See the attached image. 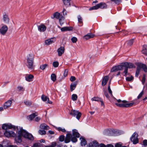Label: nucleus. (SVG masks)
<instances>
[{"mask_svg":"<svg viewBox=\"0 0 147 147\" xmlns=\"http://www.w3.org/2000/svg\"><path fill=\"white\" fill-rule=\"evenodd\" d=\"M134 42V40L133 39H131L127 41V44L129 46H131Z\"/></svg>","mask_w":147,"mask_h":147,"instance_id":"34","label":"nucleus"},{"mask_svg":"<svg viewBox=\"0 0 147 147\" xmlns=\"http://www.w3.org/2000/svg\"><path fill=\"white\" fill-rule=\"evenodd\" d=\"M78 98V96L76 94H73L72 95V99L73 101H76L77 100Z\"/></svg>","mask_w":147,"mask_h":147,"instance_id":"36","label":"nucleus"},{"mask_svg":"<svg viewBox=\"0 0 147 147\" xmlns=\"http://www.w3.org/2000/svg\"><path fill=\"white\" fill-rule=\"evenodd\" d=\"M107 147H113V146L111 144H108L107 145Z\"/></svg>","mask_w":147,"mask_h":147,"instance_id":"64","label":"nucleus"},{"mask_svg":"<svg viewBox=\"0 0 147 147\" xmlns=\"http://www.w3.org/2000/svg\"><path fill=\"white\" fill-rule=\"evenodd\" d=\"M40 128L43 129L47 130L49 129V127L45 124L43 123L41 124L40 126Z\"/></svg>","mask_w":147,"mask_h":147,"instance_id":"26","label":"nucleus"},{"mask_svg":"<svg viewBox=\"0 0 147 147\" xmlns=\"http://www.w3.org/2000/svg\"><path fill=\"white\" fill-rule=\"evenodd\" d=\"M100 147H106V146L103 144L101 143L100 145Z\"/></svg>","mask_w":147,"mask_h":147,"instance_id":"61","label":"nucleus"},{"mask_svg":"<svg viewBox=\"0 0 147 147\" xmlns=\"http://www.w3.org/2000/svg\"><path fill=\"white\" fill-rule=\"evenodd\" d=\"M8 29L7 26L3 25L0 29V33L3 35H4L7 32Z\"/></svg>","mask_w":147,"mask_h":147,"instance_id":"9","label":"nucleus"},{"mask_svg":"<svg viewBox=\"0 0 147 147\" xmlns=\"http://www.w3.org/2000/svg\"><path fill=\"white\" fill-rule=\"evenodd\" d=\"M18 134L19 135L15 138L16 141L18 143H20L21 142L22 136L31 140H34V138L33 136L23 129L22 128H20V130L18 132Z\"/></svg>","mask_w":147,"mask_h":147,"instance_id":"2","label":"nucleus"},{"mask_svg":"<svg viewBox=\"0 0 147 147\" xmlns=\"http://www.w3.org/2000/svg\"><path fill=\"white\" fill-rule=\"evenodd\" d=\"M122 145L119 143L116 144L115 145V147H121Z\"/></svg>","mask_w":147,"mask_h":147,"instance_id":"59","label":"nucleus"},{"mask_svg":"<svg viewBox=\"0 0 147 147\" xmlns=\"http://www.w3.org/2000/svg\"><path fill=\"white\" fill-rule=\"evenodd\" d=\"M51 80L53 82H55L56 79V76L54 74H52L51 76Z\"/></svg>","mask_w":147,"mask_h":147,"instance_id":"33","label":"nucleus"},{"mask_svg":"<svg viewBox=\"0 0 147 147\" xmlns=\"http://www.w3.org/2000/svg\"><path fill=\"white\" fill-rule=\"evenodd\" d=\"M65 136L64 135H61L59 137V140L61 142H63L65 140Z\"/></svg>","mask_w":147,"mask_h":147,"instance_id":"43","label":"nucleus"},{"mask_svg":"<svg viewBox=\"0 0 147 147\" xmlns=\"http://www.w3.org/2000/svg\"><path fill=\"white\" fill-rule=\"evenodd\" d=\"M138 134L134 132L131 137L130 139L131 141L133 142L134 144H136L138 142Z\"/></svg>","mask_w":147,"mask_h":147,"instance_id":"6","label":"nucleus"},{"mask_svg":"<svg viewBox=\"0 0 147 147\" xmlns=\"http://www.w3.org/2000/svg\"><path fill=\"white\" fill-rule=\"evenodd\" d=\"M109 79V76H105L102 82V85L103 86H105L108 80Z\"/></svg>","mask_w":147,"mask_h":147,"instance_id":"16","label":"nucleus"},{"mask_svg":"<svg viewBox=\"0 0 147 147\" xmlns=\"http://www.w3.org/2000/svg\"><path fill=\"white\" fill-rule=\"evenodd\" d=\"M110 83H111V81H110V82H109V84H110ZM108 90L109 91V92L111 96H113V94H112V91L111 90V89L110 87V86L109 84V86H108Z\"/></svg>","mask_w":147,"mask_h":147,"instance_id":"45","label":"nucleus"},{"mask_svg":"<svg viewBox=\"0 0 147 147\" xmlns=\"http://www.w3.org/2000/svg\"><path fill=\"white\" fill-rule=\"evenodd\" d=\"M76 79V78L74 76H71L70 78V80L71 82L74 81Z\"/></svg>","mask_w":147,"mask_h":147,"instance_id":"52","label":"nucleus"},{"mask_svg":"<svg viewBox=\"0 0 147 147\" xmlns=\"http://www.w3.org/2000/svg\"><path fill=\"white\" fill-rule=\"evenodd\" d=\"M40 119V117H37L35 119V121L38 122V121Z\"/></svg>","mask_w":147,"mask_h":147,"instance_id":"57","label":"nucleus"},{"mask_svg":"<svg viewBox=\"0 0 147 147\" xmlns=\"http://www.w3.org/2000/svg\"><path fill=\"white\" fill-rule=\"evenodd\" d=\"M3 20L6 23H8L9 22V19L8 16L6 14H5L3 16Z\"/></svg>","mask_w":147,"mask_h":147,"instance_id":"27","label":"nucleus"},{"mask_svg":"<svg viewBox=\"0 0 147 147\" xmlns=\"http://www.w3.org/2000/svg\"><path fill=\"white\" fill-rule=\"evenodd\" d=\"M93 147H98L99 146V144L98 142L96 141H93Z\"/></svg>","mask_w":147,"mask_h":147,"instance_id":"40","label":"nucleus"},{"mask_svg":"<svg viewBox=\"0 0 147 147\" xmlns=\"http://www.w3.org/2000/svg\"><path fill=\"white\" fill-rule=\"evenodd\" d=\"M56 143L55 142H53L52 145L50 146H46V147H55L56 146Z\"/></svg>","mask_w":147,"mask_h":147,"instance_id":"50","label":"nucleus"},{"mask_svg":"<svg viewBox=\"0 0 147 147\" xmlns=\"http://www.w3.org/2000/svg\"><path fill=\"white\" fill-rule=\"evenodd\" d=\"M51 18L52 19L55 18L57 19H59L60 22L61 19L64 18L60 13L57 12L54 13L53 14V17H51Z\"/></svg>","mask_w":147,"mask_h":147,"instance_id":"10","label":"nucleus"},{"mask_svg":"<svg viewBox=\"0 0 147 147\" xmlns=\"http://www.w3.org/2000/svg\"><path fill=\"white\" fill-rule=\"evenodd\" d=\"M78 22L80 24L82 23L83 22L82 17L80 15H79L78 16Z\"/></svg>","mask_w":147,"mask_h":147,"instance_id":"41","label":"nucleus"},{"mask_svg":"<svg viewBox=\"0 0 147 147\" xmlns=\"http://www.w3.org/2000/svg\"><path fill=\"white\" fill-rule=\"evenodd\" d=\"M134 77L132 76L130 77H127L126 78V80L127 81H130L133 80Z\"/></svg>","mask_w":147,"mask_h":147,"instance_id":"47","label":"nucleus"},{"mask_svg":"<svg viewBox=\"0 0 147 147\" xmlns=\"http://www.w3.org/2000/svg\"><path fill=\"white\" fill-rule=\"evenodd\" d=\"M53 65L55 67H57L59 65V63L57 61L54 62L53 63Z\"/></svg>","mask_w":147,"mask_h":147,"instance_id":"48","label":"nucleus"},{"mask_svg":"<svg viewBox=\"0 0 147 147\" xmlns=\"http://www.w3.org/2000/svg\"><path fill=\"white\" fill-rule=\"evenodd\" d=\"M146 78H142V84L144 85V83L145 82Z\"/></svg>","mask_w":147,"mask_h":147,"instance_id":"60","label":"nucleus"},{"mask_svg":"<svg viewBox=\"0 0 147 147\" xmlns=\"http://www.w3.org/2000/svg\"><path fill=\"white\" fill-rule=\"evenodd\" d=\"M3 129L5 130H7L9 129H11V128L15 129V127L11 124H4L2 127Z\"/></svg>","mask_w":147,"mask_h":147,"instance_id":"8","label":"nucleus"},{"mask_svg":"<svg viewBox=\"0 0 147 147\" xmlns=\"http://www.w3.org/2000/svg\"><path fill=\"white\" fill-rule=\"evenodd\" d=\"M80 134L76 129L73 130L72 131V134L68 133L66 134L65 139V143L69 142L70 140L73 142L75 143L77 142V138L79 137Z\"/></svg>","mask_w":147,"mask_h":147,"instance_id":"3","label":"nucleus"},{"mask_svg":"<svg viewBox=\"0 0 147 147\" xmlns=\"http://www.w3.org/2000/svg\"><path fill=\"white\" fill-rule=\"evenodd\" d=\"M64 5L67 7L71 6L70 1L71 0H62Z\"/></svg>","mask_w":147,"mask_h":147,"instance_id":"19","label":"nucleus"},{"mask_svg":"<svg viewBox=\"0 0 147 147\" xmlns=\"http://www.w3.org/2000/svg\"><path fill=\"white\" fill-rule=\"evenodd\" d=\"M62 13L64 16L65 15H67V12L66 11V9L63 8L62 11Z\"/></svg>","mask_w":147,"mask_h":147,"instance_id":"56","label":"nucleus"},{"mask_svg":"<svg viewBox=\"0 0 147 147\" xmlns=\"http://www.w3.org/2000/svg\"><path fill=\"white\" fill-rule=\"evenodd\" d=\"M70 114L74 117L76 116V118L78 120L80 119L82 115L81 113L79 112L78 111L73 109L71 110L70 113Z\"/></svg>","mask_w":147,"mask_h":147,"instance_id":"5","label":"nucleus"},{"mask_svg":"<svg viewBox=\"0 0 147 147\" xmlns=\"http://www.w3.org/2000/svg\"><path fill=\"white\" fill-rule=\"evenodd\" d=\"M41 99L43 101L45 102L47 101V103L49 104H52V102L50 101L49 98L47 97L44 94H42L41 97Z\"/></svg>","mask_w":147,"mask_h":147,"instance_id":"12","label":"nucleus"},{"mask_svg":"<svg viewBox=\"0 0 147 147\" xmlns=\"http://www.w3.org/2000/svg\"><path fill=\"white\" fill-rule=\"evenodd\" d=\"M135 104L134 102H131L125 104V107H132Z\"/></svg>","mask_w":147,"mask_h":147,"instance_id":"29","label":"nucleus"},{"mask_svg":"<svg viewBox=\"0 0 147 147\" xmlns=\"http://www.w3.org/2000/svg\"><path fill=\"white\" fill-rule=\"evenodd\" d=\"M48 66V65L47 64H44L42 65H40V69L42 70H45L46 67H47Z\"/></svg>","mask_w":147,"mask_h":147,"instance_id":"32","label":"nucleus"},{"mask_svg":"<svg viewBox=\"0 0 147 147\" xmlns=\"http://www.w3.org/2000/svg\"><path fill=\"white\" fill-rule=\"evenodd\" d=\"M94 36V34L91 33H89L84 36V38L86 40L93 38Z\"/></svg>","mask_w":147,"mask_h":147,"instance_id":"22","label":"nucleus"},{"mask_svg":"<svg viewBox=\"0 0 147 147\" xmlns=\"http://www.w3.org/2000/svg\"><path fill=\"white\" fill-rule=\"evenodd\" d=\"M53 40V38H51L46 40L45 41V44L47 45H49L52 43H54L55 41Z\"/></svg>","mask_w":147,"mask_h":147,"instance_id":"23","label":"nucleus"},{"mask_svg":"<svg viewBox=\"0 0 147 147\" xmlns=\"http://www.w3.org/2000/svg\"><path fill=\"white\" fill-rule=\"evenodd\" d=\"M38 115V113H33L29 116H28L27 117L28 119L30 120H32L36 116Z\"/></svg>","mask_w":147,"mask_h":147,"instance_id":"21","label":"nucleus"},{"mask_svg":"<svg viewBox=\"0 0 147 147\" xmlns=\"http://www.w3.org/2000/svg\"><path fill=\"white\" fill-rule=\"evenodd\" d=\"M73 28L71 27H66L62 28L61 29L62 31H70L72 30Z\"/></svg>","mask_w":147,"mask_h":147,"instance_id":"25","label":"nucleus"},{"mask_svg":"<svg viewBox=\"0 0 147 147\" xmlns=\"http://www.w3.org/2000/svg\"><path fill=\"white\" fill-rule=\"evenodd\" d=\"M32 147H43L42 145L40 143H36L34 144Z\"/></svg>","mask_w":147,"mask_h":147,"instance_id":"35","label":"nucleus"},{"mask_svg":"<svg viewBox=\"0 0 147 147\" xmlns=\"http://www.w3.org/2000/svg\"><path fill=\"white\" fill-rule=\"evenodd\" d=\"M18 89L20 90H21L23 89V87L20 86L18 87Z\"/></svg>","mask_w":147,"mask_h":147,"instance_id":"63","label":"nucleus"},{"mask_svg":"<svg viewBox=\"0 0 147 147\" xmlns=\"http://www.w3.org/2000/svg\"><path fill=\"white\" fill-rule=\"evenodd\" d=\"M80 140H81V143L82 146H85L86 143V140L83 138H80Z\"/></svg>","mask_w":147,"mask_h":147,"instance_id":"28","label":"nucleus"},{"mask_svg":"<svg viewBox=\"0 0 147 147\" xmlns=\"http://www.w3.org/2000/svg\"><path fill=\"white\" fill-rule=\"evenodd\" d=\"M142 54L146 56H147V45H144L143 46V49L142 51Z\"/></svg>","mask_w":147,"mask_h":147,"instance_id":"20","label":"nucleus"},{"mask_svg":"<svg viewBox=\"0 0 147 147\" xmlns=\"http://www.w3.org/2000/svg\"><path fill=\"white\" fill-rule=\"evenodd\" d=\"M58 130L59 131H61L63 132H65L66 131V130L65 129H63L60 127L58 128Z\"/></svg>","mask_w":147,"mask_h":147,"instance_id":"51","label":"nucleus"},{"mask_svg":"<svg viewBox=\"0 0 147 147\" xmlns=\"http://www.w3.org/2000/svg\"><path fill=\"white\" fill-rule=\"evenodd\" d=\"M140 68H141V67H139V65H138L137 68V69L136 70V75H135L136 77H138V75H139V74H140Z\"/></svg>","mask_w":147,"mask_h":147,"instance_id":"31","label":"nucleus"},{"mask_svg":"<svg viewBox=\"0 0 147 147\" xmlns=\"http://www.w3.org/2000/svg\"><path fill=\"white\" fill-rule=\"evenodd\" d=\"M65 48L63 47H61L57 50L58 55L59 56H61L64 53Z\"/></svg>","mask_w":147,"mask_h":147,"instance_id":"14","label":"nucleus"},{"mask_svg":"<svg viewBox=\"0 0 147 147\" xmlns=\"http://www.w3.org/2000/svg\"><path fill=\"white\" fill-rule=\"evenodd\" d=\"M71 40L73 43H75L77 42V39L76 37H73L71 38Z\"/></svg>","mask_w":147,"mask_h":147,"instance_id":"46","label":"nucleus"},{"mask_svg":"<svg viewBox=\"0 0 147 147\" xmlns=\"http://www.w3.org/2000/svg\"><path fill=\"white\" fill-rule=\"evenodd\" d=\"M104 94L105 96L108 98H109V96L108 95L107 92L106 91H104Z\"/></svg>","mask_w":147,"mask_h":147,"instance_id":"54","label":"nucleus"},{"mask_svg":"<svg viewBox=\"0 0 147 147\" xmlns=\"http://www.w3.org/2000/svg\"><path fill=\"white\" fill-rule=\"evenodd\" d=\"M78 82L76 81L74 83H71L70 86V89L71 91H72L75 89L77 84Z\"/></svg>","mask_w":147,"mask_h":147,"instance_id":"18","label":"nucleus"},{"mask_svg":"<svg viewBox=\"0 0 147 147\" xmlns=\"http://www.w3.org/2000/svg\"><path fill=\"white\" fill-rule=\"evenodd\" d=\"M34 56L32 54L29 55L27 57V66L31 70L34 69V66L33 65Z\"/></svg>","mask_w":147,"mask_h":147,"instance_id":"4","label":"nucleus"},{"mask_svg":"<svg viewBox=\"0 0 147 147\" xmlns=\"http://www.w3.org/2000/svg\"><path fill=\"white\" fill-rule=\"evenodd\" d=\"M142 145L144 146H147V140H143Z\"/></svg>","mask_w":147,"mask_h":147,"instance_id":"55","label":"nucleus"},{"mask_svg":"<svg viewBox=\"0 0 147 147\" xmlns=\"http://www.w3.org/2000/svg\"><path fill=\"white\" fill-rule=\"evenodd\" d=\"M98 8L102 9H106L107 8V6L106 3L103 2L98 4Z\"/></svg>","mask_w":147,"mask_h":147,"instance_id":"13","label":"nucleus"},{"mask_svg":"<svg viewBox=\"0 0 147 147\" xmlns=\"http://www.w3.org/2000/svg\"><path fill=\"white\" fill-rule=\"evenodd\" d=\"M40 134L42 135L46 134V132L45 130H39L38 131Z\"/></svg>","mask_w":147,"mask_h":147,"instance_id":"44","label":"nucleus"},{"mask_svg":"<svg viewBox=\"0 0 147 147\" xmlns=\"http://www.w3.org/2000/svg\"><path fill=\"white\" fill-rule=\"evenodd\" d=\"M24 103L27 106H30L32 104L31 102L30 101H26L24 102Z\"/></svg>","mask_w":147,"mask_h":147,"instance_id":"39","label":"nucleus"},{"mask_svg":"<svg viewBox=\"0 0 147 147\" xmlns=\"http://www.w3.org/2000/svg\"><path fill=\"white\" fill-rule=\"evenodd\" d=\"M98 9V4H96L95 6H94L90 7L89 9V10H92L93 9Z\"/></svg>","mask_w":147,"mask_h":147,"instance_id":"37","label":"nucleus"},{"mask_svg":"<svg viewBox=\"0 0 147 147\" xmlns=\"http://www.w3.org/2000/svg\"><path fill=\"white\" fill-rule=\"evenodd\" d=\"M134 64L132 63L125 62L122 63L120 65L113 67L111 70V72L116 71L119 70L124 69L123 72L124 76H126L127 75L128 68H132L134 67Z\"/></svg>","mask_w":147,"mask_h":147,"instance_id":"1","label":"nucleus"},{"mask_svg":"<svg viewBox=\"0 0 147 147\" xmlns=\"http://www.w3.org/2000/svg\"><path fill=\"white\" fill-rule=\"evenodd\" d=\"M49 133L51 134H54V132L53 131L51 130H49Z\"/></svg>","mask_w":147,"mask_h":147,"instance_id":"62","label":"nucleus"},{"mask_svg":"<svg viewBox=\"0 0 147 147\" xmlns=\"http://www.w3.org/2000/svg\"><path fill=\"white\" fill-rule=\"evenodd\" d=\"M4 134L7 137H14L16 134L14 132L11 131L5 130Z\"/></svg>","mask_w":147,"mask_h":147,"instance_id":"7","label":"nucleus"},{"mask_svg":"<svg viewBox=\"0 0 147 147\" xmlns=\"http://www.w3.org/2000/svg\"><path fill=\"white\" fill-rule=\"evenodd\" d=\"M144 94V91H142L139 94L137 97V98L139 99L141 98Z\"/></svg>","mask_w":147,"mask_h":147,"instance_id":"49","label":"nucleus"},{"mask_svg":"<svg viewBox=\"0 0 147 147\" xmlns=\"http://www.w3.org/2000/svg\"><path fill=\"white\" fill-rule=\"evenodd\" d=\"M38 30L40 32H44L46 29V26L43 24H41L38 26Z\"/></svg>","mask_w":147,"mask_h":147,"instance_id":"17","label":"nucleus"},{"mask_svg":"<svg viewBox=\"0 0 147 147\" xmlns=\"http://www.w3.org/2000/svg\"><path fill=\"white\" fill-rule=\"evenodd\" d=\"M139 66L143 69L144 71L147 73V66L145 64L142 63H140L139 65Z\"/></svg>","mask_w":147,"mask_h":147,"instance_id":"24","label":"nucleus"},{"mask_svg":"<svg viewBox=\"0 0 147 147\" xmlns=\"http://www.w3.org/2000/svg\"><path fill=\"white\" fill-rule=\"evenodd\" d=\"M111 1L114 2L116 4L118 5L122 2L121 0H111Z\"/></svg>","mask_w":147,"mask_h":147,"instance_id":"38","label":"nucleus"},{"mask_svg":"<svg viewBox=\"0 0 147 147\" xmlns=\"http://www.w3.org/2000/svg\"><path fill=\"white\" fill-rule=\"evenodd\" d=\"M68 70L67 69H65L64 71V74H63V76L64 77H66L67 75V73H68Z\"/></svg>","mask_w":147,"mask_h":147,"instance_id":"53","label":"nucleus"},{"mask_svg":"<svg viewBox=\"0 0 147 147\" xmlns=\"http://www.w3.org/2000/svg\"><path fill=\"white\" fill-rule=\"evenodd\" d=\"M102 99L99 97H94L91 99V100L92 101H101V100Z\"/></svg>","mask_w":147,"mask_h":147,"instance_id":"30","label":"nucleus"},{"mask_svg":"<svg viewBox=\"0 0 147 147\" xmlns=\"http://www.w3.org/2000/svg\"><path fill=\"white\" fill-rule=\"evenodd\" d=\"M34 76L32 74H26L25 76L26 80L28 82H31L33 80Z\"/></svg>","mask_w":147,"mask_h":147,"instance_id":"11","label":"nucleus"},{"mask_svg":"<svg viewBox=\"0 0 147 147\" xmlns=\"http://www.w3.org/2000/svg\"><path fill=\"white\" fill-rule=\"evenodd\" d=\"M88 146L89 147H93V142L89 143Z\"/></svg>","mask_w":147,"mask_h":147,"instance_id":"58","label":"nucleus"},{"mask_svg":"<svg viewBox=\"0 0 147 147\" xmlns=\"http://www.w3.org/2000/svg\"><path fill=\"white\" fill-rule=\"evenodd\" d=\"M12 103V101L11 100H9L6 102L4 104L3 108L5 109H6L10 107Z\"/></svg>","mask_w":147,"mask_h":147,"instance_id":"15","label":"nucleus"},{"mask_svg":"<svg viewBox=\"0 0 147 147\" xmlns=\"http://www.w3.org/2000/svg\"><path fill=\"white\" fill-rule=\"evenodd\" d=\"M115 105L117 106L120 107H125V104L124 103H116Z\"/></svg>","mask_w":147,"mask_h":147,"instance_id":"42","label":"nucleus"}]
</instances>
